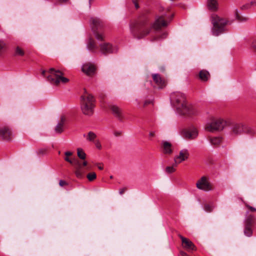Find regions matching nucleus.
I'll return each instance as SVG.
<instances>
[{"label": "nucleus", "mask_w": 256, "mask_h": 256, "mask_svg": "<svg viewBox=\"0 0 256 256\" xmlns=\"http://www.w3.org/2000/svg\"><path fill=\"white\" fill-rule=\"evenodd\" d=\"M226 125V120L222 118L214 120L208 123L205 126L206 131L214 132L222 130Z\"/></svg>", "instance_id": "6"}, {"label": "nucleus", "mask_w": 256, "mask_h": 256, "mask_svg": "<svg viewBox=\"0 0 256 256\" xmlns=\"http://www.w3.org/2000/svg\"><path fill=\"white\" fill-rule=\"evenodd\" d=\"M126 188H120V190H119V194H122L124 193V192L126 190Z\"/></svg>", "instance_id": "40"}, {"label": "nucleus", "mask_w": 256, "mask_h": 256, "mask_svg": "<svg viewBox=\"0 0 256 256\" xmlns=\"http://www.w3.org/2000/svg\"><path fill=\"white\" fill-rule=\"evenodd\" d=\"M72 153L69 151L66 152L64 153V154L66 156H72Z\"/></svg>", "instance_id": "45"}, {"label": "nucleus", "mask_w": 256, "mask_h": 256, "mask_svg": "<svg viewBox=\"0 0 256 256\" xmlns=\"http://www.w3.org/2000/svg\"><path fill=\"white\" fill-rule=\"evenodd\" d=\"M148 21V16L147 14H142L136 22L130 24V33L134 38H142L150 33L152 28L158 30L162 28L166 27L168 24V22L165 20V16H157L152 26L149 25Z\"/></svg>", "instance_id": "1"}, {"label": "nucleus", "mask_w": 256, "mask_h": 256, "mask_svg": "<svg viewBox=\"0 0 256 256\" xmlns=\"http://www.w3.org/2000/svg\"><path fill=\"white\" fill-rule=\"evenodd\" d=\"M12 134L10 129L6 126L0 128V138L5 140L12 138Z\"/></svg>", "instance_id": "13"}, {"label": "nucleus", "mask_w": 256, "mask_h": 256, "mask_svg": "<svg viewBox=\"0 0 256 256\" xmlns=\"http://www.w3.org/2000/svg\"><path fill=\"white\" fill-rule=\"evenodd\" d=\"M196 188L205 192H208L213 190L212 184L206 176L202 177L196 183Z\"/></svg>", "instance_id": "8"}, {"label": "nucleus", "mask_w": 256, "mask_h": 256, "mask_svg": "<svg viewBox=\"0 0 256 256\" xmlns=\"http://www.w3.org/2000/svg\"><path fill=\"white\" fill-rule=\"evenodd\" d=\"M110 109L113 114L118 118H122V110L116 106L113 105L110 106Z\"/></svg>", "instance_id": "21"}, {"label": "nucleus", "mask_w": 256, "mask_h": 256, "mask_svg": "<svg viewBox=\"0 0 256 256\" xmlns=\"http://www.w3.org/2000/svg\"><path fill=\"white\" fill-rule=\"evenodd\" d=\"M208 6L212 10H216L218 9V4L216 0H208Z\"/></svg>", "instance_id": "22"}, {"label": "nucleus", "mask_w": 256, "mask_h": 256, "mask_svg": "<svg viewBox=\"0 0 256 256\" xmlns=\"http://www.w3.org/2000/svg\"><path fill=\"white\" fill-rule=\"evenodd\" d=\"M46 72L45 70H43L42 72V75L44 76H45V74H46Z\"/></svg>", "instance_id": "53"}, {"label": "nucleus", "mask_w": 256, "mask_h": 256, "mask_svg": "<svg viewBox=\"0 0 256 256\" xmlns=\"http://www.w3.org/2000/svg\"><path fill=\"white\" fill-rule=\"evenodd\" d=\"M110 178H113L112 176H110Z\"/></svg>", "instance_id": "56"}, {"label": "nucleus", "mask_w": 256, "mask_h": 256, "mask_svg": "<svg viewBox=\"0 0 256 256\" xmlns=\"http://www.w3.org/2000/svg\"><path fill=\"white\" fill-rule=\"evenodd\" d=\"M91 1L92 0H89L90 7V6L91 5Z\"/></svg>", "instance_id": "54"}, {"label": "nucleus", "mask_w": 256, "mask_h": 256, "mask_svg": "<svg viewBox=\"0 0 256 256\" xmlns=\"http://www.w3.org/2000/svg\"><path fill=\"white\" fill-rule=\"evenodd\" d=\"M175 167L176 166H174V164L172 166H166V172L168 174L172 173L176 171Z\"/></svg>", "instance_id": "32"}, {"label": "nucleus", "mask_w": 256, "mask_h": 256, "mask_svg": "<svg viewBox=\"0 0 256 256\" xmlns=\"http://www.w3.org/2000/svg\"><path fill=\"white\" fill-rule=\"evenodd\" d=\"M254 221V217L252 214L248 215L245 220V224L252 226Z\"/></svg>", "instance_id": "25"}, {"label": "nucleus", "mask_w": 256, "mask_h": 256, "mask_svg": "<svg viewBox=\"0 0 256 256\" xmlns=\"http://www.w3.org/2000/svg\"><path fill=\"white\" fill-rule=\"evenodd\" d=\"M74 174L78 178H82L84 174V171L82 168L75 169Z\"/></svg>", "instance_id": "28"}, {"label": "nucleus", "mask_w": 256, "mask_h": 256, "mask_svg": "<svg viewBox=\"0 0 256 256\" xmlns=\"http://www.w3.org/2000/svg\"><path fill=\"white\" fill-rule=\"evenodd\" d=\"M86 177L89 181L92 182L96 178V175L95 172H92L88 173L87 174Z\"/></svg>", "instance_id": "31"}, {"label": "nucleus", "mask_w": 256, "mask_h": 256, "mask_svg": "<svg viewBox=\"0 0 256 256\" xmlns=\"http://www.w3.org/2000/svg\"><path fill=\"white\" fill-rule=\"evenodd\" d=\"M228 21L216 14L212 16V22L213 24L212 30V34L218 36L222 34L226 30V26L228 24Z\"/></svg>", "instance_id": "4"}, {"label": "nucleus", "mask_w": 256, "mask_h": 256, "mask_svg": "<svg viewBox=\"0 0 256 256\" xmlns=\"http://www.w3.org/2000/svg\"><path fill=\"white\" fill-rule=\"evenodd\" d=\"M82 164V166H86L88 164V162L86 161H84Z\"/></svg>", "instance_id": "49"}, {"label": "nucleus", "mask_w": 256, "mask_h": 256, "mask_svg": "<svg viewBox=\"0 0 256 256\" xmlns=\"http://www.w3.org/2000/svg\"><path fill=\"white\" fill-rule=\"evenodd\" d=\"M170 100L172 104L182 114L192 116L198 112L194 106L186 104L184 95L180 92L172 93L170 96Z\"/></svg>", "instance_id": "2"}, {"label": "nucleus", "mask_w": 256, "mask_h": 256, "mask_svg": "<svg viewBox=\"0 0 256 256\" xmlns=\"http://www.w3.org/2000/svg\"><path fill=\"white\" fill-rule=\"evenodd\" d=\"M48 72V75L47 76V80L52 84L58 86L60 83L65 84L69 82L68 78L63 76V73L60 70L51 68Z\"/></svg>", "instance_id": "5"}, {"label": "nucleus", "mask_w": 256, "mask_h": 256, "mask_svg": "<svg viewBox=\"0 0 256 256\" xmlns=\"http://www.w3.org/2000/svg\"><path fill=\"white\" fill-rule=\"evenodd\" d=\"M236 18L239 20L240 22H246L248 20V18H243L242 16H240L238 14V12L237 10L236 11Z\"/></svg>", "instance_id": "34"}, {"label": "nucleus", "mask_w": 256, "mask_h": 256, "mask_svg": "<svg viewBox=\"0 0 256 256\" xmlns=\"http://www.w3.org/2000/svg\"><path fill=\"white\" fill-rule=\"evenodd\" d=\"M94 142L98 149L100 150L102 148V145L99 140H96Z\"/></svg>", "instance_id": "37"}, {"label": "nucleus", "mask_w": 256, "mask_h": 256, "mask_svg": "<svg viewBox=\"0 0 256 256\" xmlns=\"http://www.w3.org/2000/svg\"><path fill=\"white\" fill-rule=\"evenodd\" d=\"M96 134L92 132H88V135L86 136V140L89 142H94L95 139L96 138Z\"/></svg>", "instance_id": "24"}, {"label": "nucleus", "mask_w": 256, "mask_h": 256, "mask_svg": "<svg viewBox=\"0 0 256 256\" xmlns=\"http://www.w3.org/2000/svg\"><path fill=\"white\" fill-rule=\"evenodd\" d=\"M65 122V116H62L60 117V121L58 122V124H57L54 128V130L56 133L60 134L64 131Z\"/></svg>", "instance_id": "18"}, {"label": "nucleus", "mask_w": 256, "mask_h": 256, "mask_svg": "<svg viewBox=\"0 0 256 256\" xmlns=\"http://www.w3.org/2000/svg\"><path fill=\"white\" fill-rule=\"evenodd\" d=\"M114 134L116 136H120L122 134V132H120V131H114Z\"/></svg>", "instance_id": "42"}, {"label": "nucleus", "mask_w": 256, "mask_h": 256, "mask_svg": "<svg viewBox=\"0 0 256 256\" xmlns=\"http://www.w3.org/2000/svg\"><path fill=\"white\" fill-rule=\"evenodd\" d=\"M180 238L182 240L184 246L187 250H196V246L190 240L188 239L183 237L182 236H180Z\"/></svg>", "instance_id": "17"}, {"label": "nucleus", "mask_w": 256, "mask_h": 256, "mask_svg": "<svg viewBox=\"0 0 256 256\" xmlns=\"http://www.w3.org/2000/svg\"><path fill=\"white\" fill-rule=\"evenodd\" d=\"M155 135V133L154 132H150L149 133V136L150 137H154Z\"/></svg>", "instance_id": "48"}, {"label": "nucleus", "mask_w": 256, "mask_h": 256, "mask_svg": "<svg viewBox=\"0 0 256 256\" xmlns=\"http://www.w3.org/2000/svg\"><path fill=\"white\" fill-rule=\"evenodd\" d=\"M252 226L245 224L244 233L246 236H250L252 234Z\"/></svg>", "instance_id": "26"}, {"label": "nucleus", "mask_w": 256, "mask_h": 256, "mask_svg": "<svg viewBox=\"0 0 256 256\" xmlns=\"http://www.w3.org/2000/svg\"><path fill=\"white\" fill-rule=\"evenodd\" d=\"M248 6H246V7H248ZM246 7V6H243L242 7V8H245Z\"/></svg>", "instance_id": "55"}, {"label": "nucleus", "mask_w": 256, "mask_h": 256, "mask_svg": "<svg viewBox=\"0 0 256 256\" xmlns=\"http://www.w3.org/2000/svg\"><path fill=\"white\" fill-rule=\"evenodd\" d=\"M72 164L74 166L75 169L82 168V164L78 160L75 158H74L73 164Z\"/></svg>", "instance_id": "30"}, {"label": "nucleus", "mask_w": 256, "mask_h": 256, "mask_svg": "<svg viewBox=\"0 0 256 256\" xmlns=\"http://www.w3.org/2000/svg\"><path fill=\"white\" fill-rule=\"evenodd\" d=\"M252 47L254 49V50H256V40H255L253 42H252Z\"/></svg>", "instance_id": "44"}, {"label": "nucleus", "mask_w": 256, "mask_h": 256, "mask_svg": "<svg viewBox=\"0 0 256 256\" xmlns=\"http://www.w3.org/2000/svg\"><path fill=\"white\" fill-rule=\"evenodd\" d=\"M162 146L163 150V152L166 154H171L172 152V144L166 141H163L162 142Z\"/></svg>", "instance_id": "19"}, {"label": "nucleus", "mask_w": 256, "mask_h": 256, "mask_svg": "<svg viewBox=\"0 0 256 256\" xmlns=\"http://www.w3.org/2000/svg\"><path fill=\"white\" fill-rule=\"evenodd\" d=\"M98 46L96 41L91 38H90L86 42V48L88 50L93 54H96L98 52Z\"/></svg>", "instance_id": "14"}, {"label": "nucleus", "mask_w": 256, "mask_h": 256, "mask_svg": "<svg viewBox=\"0 0 256 256\" xmlns=\"http://www.w3.org/2000/svg\"><path fill=\"white\" fill-rule=\"evenodd\" d=\"M180 134L184 138L194 140L198 136V131L194 126H192L188 128L182 129Z\"/></svg>", "instance_id": "7"}, {"label": "nucleus", "mask_w": 256, "mask_h": 256, "mask_svg": "<svg viewBox=\"0 0 256 256\" xmlns=\"http://www.w3.org/2000/svg\"><path fill=\"white\" fill-rule=\"evenodd\" d=\"M152 77L154 83L158 88H162L166 86V80L162 78L159 74H152Z\"/></svg>", "instance_id": "15"}, {"label": "nucleus", "mask_w": 256, "mask_h": 256, "mask_svg": "<svg viewBox=\"0 0 256 256\" xmlns=\"http://www.w3.org/2000/svg\"><path fill=\"white\" fill-rule=\"evenodd\" d=\"M60 2H68V0H59Z\"/></svg>", "instance_id": "51"}, {"label": "nucleus", "mask_w": 256, "mask_h": 256, "mask_svg": "<svg viewBox=\"0 0 256 256\" xmlns=\"http://www.w3.org/2000/svg\"><path fill=\"white\" fill-rule=\"evenodd\" d=\"M94 98L92 96L84 94L81 96V109L85 115L91 116L94 112Z\"/></svg>", "instance_id": "3"}, {"label": "nucleus", "mask_w": 256, "mask_h": 256, "mask_svg": "<svg viewBox=\"0 0 256 256\" xmlns=\"http://www.w3.org/2000/svg\"><path fill=\"white\" fill-rule=\"evenodd\" d=\"M251 4L252 5L256 6V1L252 2Z\"/></svg>", "instance_id": "52"}, {"label": "nucleus", "mask_w": 256, "mask_h": 256, "mask_svg": "<svg viewBox=\"0 0 256 256\" xmlns=\"http://www.w3.org/2000/svg\"><path fill=\"white\" fill-rule=\"evenodd\" d=\"M250 130L242 124H235L232 128V132L234 134H241L244 132H250Z\"/></svg>", "instance_id": "16"}, {"label": "nucleus", "mask_w": 256, "mask_h": 256, "mask_svg": "<svg viewBox=\"0 0 256 256\" xmlns=\"http://www.w3.org/2000/svg\"><path fill=\"white\" fill-rule=\"evenodd\" d=\"M15 54L16 56H23L24 54V52L20 47L17 46L16 48Z\"/></svg>", "instance_id": "29"}, {"label": "nucleus", "mask_w": 256, "mask_h": 256, "mask_svg": "<svg viewBox=\"0 0 256 256\" xmlns=\"http://www.w3.org/2000/svg\"><path fill=\"white\" fill-rule=\"evenodd\" d=\"M100 52L104 55L112 54L116 52L118 48L116 46H113L112 44L108 42L102 43L99 45Z\"/></svg>", "instance_id": "9"}, {"label": "nucleus", "mask_w": 256, "mask_h": 256, "mask_svg": "<svg viewBox=\"0 0 256 256\" xmlns=\"http://www.w3.org/2000/svg\"><path fill=\"white\" fill-rule=\"evenodd\" d=\"M98 168L99 170H103L104 168H103V166H100H100H98Z\"/></svg>", "instance_id": "50"}, {"label": "nucleus", "mask_w": 256, "mask_h": 256, "mask_svg": "<svg viewBox=\"0 0 256 256\" xmlns=\"http://www.w3.org/2000/svg\"><path fill=\"white\" fill-rule=\"evenodd\" d=\"M204 208L207 212H211L213 209L212 206L208 204H205Z\"/></svg>", "instance_id": "35"}, {"label": "nucleus", "mask_w": 256, "mask_h": 256, "mask_svg": "<svg viewBox=\"0 0 256 256\" xmlns=\"http://www.w3.org/2000/svg\"><path fill=\"white\" fill-rule=\"evenodd\" d=\"M6 44L5 42L2 40H0V54L6 49Z\"/></svg>", "instance_id": "36"}, {"label": "nucleus", "mask_w": 256, "mask_h": 256, "mask_svg": "<svg viewBox=\"0 0 256 256\" xmlns=\"http://www.w3.org/2000/svg\"><path fill=\"white\" fill-rule=\"evenodd\" d=\"M168 34L166 32H164L161 34H157L154 38V40H158L165 38L167 36Z\"/></svg>", "instance_id": "33"}, {"label": "nucleus", "mask_w": 256, "mask_h": 256, "mask_svg": "<svg viewBox=\"0 0 256 256\" xmlns=\"http://www.w3.org/2000/svg\"><path fill=\"white\" fill-rule=\"evenodd\" d=\"M210 77L209 72L206 70H202L199 72V78L202 81L206 82Z\"/></svg>", "instance_id": "20"}, {"label": "nucleus", "mask_w": 256, "mask_h": 256, "mask_svg": "<svg viewBox=\"0 0 256 256\" xmlns=\"http://www.w3.org/2000/svg\"><path fill=\"white\" fill-rule=\"evenodd\" d=\"M180 254L181 256H188L185 252L182 251L180 252Z\"/></svg>", "instance_id": "47"}, {"label": "nucleus", "mask_w": 256, "mask_h": 256, "mask_svg": "<svg viewBox=\"0 0 256 256\" xmlns=\"http://www.w3.org/2000/svg\"><path fill=\"white\" fill-rule=\"evenodd\" d=\"M245 206H246L248 208L251 212H256V208L252 207V206H250V205H248V204H245Z\"/></svg>", "instance_id": "38"}, {"label": "nucleus", "mask_w": 256, "mask_h": 256, "mask_svg": "<svg viewBox=\"0 0 256 256\" xmlns=\"http://www.w3.org/2000/svg\"><path fill=\"white\" fill-rule=\"evenodd\" d=\"M189 156V152L187 149H182L179 152L178 154L174 158V166H177L184 161L186 160Z\"/></svg>", "instance_id": "10"}, {"label": "nucleus", "mask_w": 256, "mask_h": 256, "mask_svg": "<svg viewBox=\"0 0 256 256\" xmlns=\"http://www.w3.org/2000/svg\"><path fill=\"white\" fill-rule=\"evenodd\" d=\"M210 142L212 145L218 146L222 142V138L220 137H213L210 138Z\"/></svg>", "instance_id": "23"}, {"label": "nucleus", "mask_w": 256, "mask_h": 256, "mask_svg": "<svg viewBox=\"0 0 256 256\" xmlns=\"http://www.w3.org/2000/svg\"><path fill=\"white\" fill-rule=\"evenodd\" d=\"M90 20L92 24V30L94 32L96 38L98 40H102L104 38L103 35L102 34L95 32L100 26V20L96 18H92Z\"/></svg>", "instance_id": "12"}, {"label": "nucleus", "mask_w": 256, "mask_h": 256, "mask_svg": "<svg viewBox=\"0 0 256 256\" xmlns=\"http://www.w3.org/2000/svg\"><path fill=\"white\" fill-rule=\"evenodd\" d=\"M77 154L78 158L82 160H84L86 158V154L82 150V149L80 148H78L77 149Z\"/></svg>", "instance_id": "27"}, {"label": "nucleus", "mask_w": 256, "mask_h": 256, "mask_svg": "<svg viewBox=\"0 0 256 256\" xmlns=\"http://www.w3.org/2000/svg\"><path fill=\"white\" fill-rule=\"evenodd\" d=\"M151 102H152V101H150V100H146L144 104V106H147L148 104H150Z\"/></svg>", "instance_id": "46"}, {"label": "nucleus", "mask_w": 256, "mask_h": 256, "mask_svg": "<svg viewBox=\"0 0 256 256\" xmlns=\"http://www.w3.org/2000/svg\"><path fill=\"white\" fill-rule=\"evenodd\" d=\"M134 4L135 8L138 9L139 8V5L138 2V0H132Z\"/></svg>", "instance_id": "41"}, {"label": "nucleus", "mask_w": 256, "mask_h": 256, "mask_svg": "<svg viewBox=\"0 0 256 256\" xmlns=\"http://www.w3.org/2000/svg\"><path fill=\"white\" fill-rule=\"evenodd\" d=\"M82 70L87 76H92L96 73V67L93 64L86 62L82 65Z\"/></svg>", "instance_id": "11"}, {"label": "nucleus", "mask_w": 256, "mask_h": 256, "mask_svg": "<svg viewBox=\"0 0 256 256\" xmlns=\"http://www.w3.org/2000/svg\"><path fill=\"white\" fill-rule=\"evenodd\" d=\"M64 160L70 164H73L74 159H70L69 156H66L64 158Z\"/></svg>", "instance_id": "39"}, {"label": "nucleus", "mask_w": 256, "mask_h": 256, "mask_svg": "<svg viewBox=\"0 0 256 256\" xmlns=\"http://www.w3.org/2000/svg\"><path fill=\"white\" fill-rule=\"evenodd\" d=\"M59 184L60 186H64L66 184V182L64 180H60L59 182Z\"/></svg>", "instance_id": "43"}]
</instances>
